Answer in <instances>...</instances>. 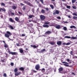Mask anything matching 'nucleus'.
<instances>
[{"instance_id":"nucleus-52","label":"nucleus","mask_w":77,"mask_h":77,"mask_svg":"<svg viewBox=\"0 0 77 77\" xmlns=\"http://www.w3.org/2000/svg\"><path fill=\"white\" fill-rule=\"evenodd\" d=\"M46 9L47 11H49V9L48 8H46Z\"/></svg>"},{"instance_id":"nucleus-9","label":"nucleus","mask_w":77,"mask_h":77,"mask_svg":"<svg viewBox=\"0 0 77 77\" xmlns=\"http://www.w3.org/2000/svg\"><path fill=\"white\" fill-rule=\"evenodd\" d=\"M25 3L26 4L28 5H29V6H33V5H32L29 2H25Z\"/></svg>"},{"instance_id":"nucleus-39","label":"nucleus","mask_w":77,"mask_h":77,"mask_svg":"<svg viewBox=\"0 0 77 77\" xmlns=\"http://www.w3.org/2000/svg\"><path fill=\"white\" fill-rule=\"evenodd\" d=\"M73 15H75V16H77V14L76 13H73L72 14Z\"/></svg>"},{"instance_id":"nucleus-35","label":"nucleus","mask_w":77,"mask_h":77,"mask_svg":"<svg viewBox=\"0 0 77 77\" xmlns=\"http://www.w3.org/2000/svg\"><path fill=\"white\" fill-rule=\"evenodd\" d=\"M66 7L68 9H70L71 7L69 6L66 5Z\"/></svg>"},{"instance_id":"nucleus-12","label":"nucleus","mask_w":77,"mask_h":77,"mask_svg":"<svg viewBox=\"0 0 77 77\" xmlns=\"http://www.w3.org/2000/svg\"><path fill=\"white\" fill-rule=\"evenodd\" d=\"M10 54H11L12 55H15V54H17V53L15 52H11L10 53Z\"/></svg>"},{"instance_id":"nucleus-24","label":"nucleus","mask_w":77,"mask_h":77,"mask_svg":"<svg viewBox=\"0 0 77 77\" xmlns=\"http://www.w3.org/2000/svg\"><path fill=\"white\" fill-rule=\"evenodd\" d=\"M72 18L73 20H77V17L73 16Z\"/></svg>"},{"instance_id":"nucleus-46","label":"nucleus","mask_w":77,"mask_h":77,"mask_svg":"<svg viewBox=\"0 0 77 77\" xmlns=\"http://www.w3.org/2000/svg\"><path fill=\"white\" fill-rule=\"evenodd\" d=\"M11 66H14V63H11Z\"/></svg>"},{"instance_id":"nucleus-28","label":"nucleus","mask_w":77,"mask_h":77,"mask_svg":"<svg viewBox=\"0 0 77 77\" xmlns=\"http://www.w3.org/2000/svg\"><path fill=\"white\" fill-rule=\"evenodd\" d=\"M64 38H67L68 39H70L71 37L69 36H66L64 37Z\"/></svg>"},{"instance_id":"nucleus-6","label":"nucleus","mask_w":77,"mask_h":77,"mask_svg":"<svg viewBox=\"0 0 77 77\" xmlns=\"http://www.w3.org/2000/svg\"><path fill=\"white\" fill-rule=\"evenodd\" d=\"M21 74V72H16L15 73V75L16 76H17V75H20Z\"/></svg>"},{"instance_id":"nucleus-21","label":"nucleus","mask_w":77,"mask_h":77,"mask_svg":"<svg viewBox=\"0 0 77 77\" xmlns=\"http://www.w3.org/2000/svg\"><path fill=\"white\" fill-rule=\"evenodd\" d=\"M4 47L5 48H8V45L6 43L5 44Z\"/></svg>"},{"instance_id":"nucleus-59","label":"nucleus","mask_w":77,"mask_h":77,"mask_svg":"<svg viewBox=\"0 0 77 77\" xmlns=\"http://www.w3.org/2000/svg\"><path fill=\"white\" fill-rule=\"evenodd\" d=\"M53 4L54 6H56V3H53Z\"/></svg>"},{"instance_id":"nucleus-18","label":"nucleus","mask_w":77,"mask_h":77,"mask_svg":"<svg viewBox=\"0 0 77 77\" xmlns=\"http://www.w3.org/2000/svg\"><path fill=\"white\" fill-rule=\"evenodd\" d=\"M19 50L20 51V53H23V50L22 48H20L19 49Z\"/></svg>"},{"instance_id":"nucleus-2","label":"nucleus","mask_w":77,"mask_h":77,"mask_svg":"<svg viewBox=\"0 0 77 77\" xmlns=\"http://www.w3.org/2000/svg\"><path fill=\"white\" fill-rule=\"evenodd\" d=\"M35 68L36 70H39V69L40 68V66H39V65H36L35 66Z\"/></svg>"},{"instance_id":"nucleus-19","label":"nucleus","mask_w":77,"mask_h":77,"mask_svg":"<svg viewBox=\"0 0 77 77\" xmlns=\"http://www.w3.org/2000/svg\"><path fill=\"white\" fill-rule=\"evenodd\" d=\"M50 24V22L47 21V22H45L44 23V24Z\"/></svg>"},{"instance_id":"nucleus-42","label":"nucleus","mask_w":77,"mask_h":77,"mask_svg":"<svg viewBox=\"0 0 77 77\" xmlns=\"http://www.w3.org/2000/svg\"><path fill=\"white\" fill-rule=\"evenodd\" d=\"M57 18L58 19V20H60V17L58 16L57 17Z\"/></svg>"},{"instance_id":"nucleus-4","label":"nucleus","mask_w":77,"mask_h":77,"mask_svg":"<svg viewBox=\"0 0 77 77\" xmlns=\"http://www.w3.org/2000/svg\"><path fill=\"white\" fill-rule=\"evenodd\" d=\"M63 65L64 66H69V65H68L69 64L67 63L64 62H63Z\"/></svg>"},{"instance_id":"nucleus-8","label":"nucleus","mask_w":77,"mask_h":77,"mask_svg":"<svg viewBox=\"0 0 77 77\" xmlns=\"http://www.w3.org/2000/svg\"><path fill=\"white\" fill-rule=\"evenodd\" d=\"M57 44L58 45H62V42L60 41H58L57 42Z\"/></svg>"},{"instance_id":"nucleus-49","label":"nucleus","mask_w":77,"mask_h":77,"mask_svg":"<svg viewBox=\"0 0 77 77\" xmlns=\"http://www.w3.org/2000/svg\"><path fill=\"white\" fill-rule=\"evenodd\" d=\"M25 34H22V36H25Z\"/></svg>"},{"instance_id":"nucleus-32","label":"nucleus","mask_w":77,"mask_h":77,"mask_svg":"<svg viewBox=\"0 0 77 77\" xmlns=\"http://www.w3.org/2000/svg\"><path fill=\"white\" fill-rule=\"evenodd\" d=\"M45 51V49H43L41 51V53H42V52H44V51Z\"/></svg>"},{"instance_id":"nucleus-33","label":"nucleus","mask_w":77,"mask_h":77,"mask_svg":"<svg viewBox=\"0 0 77 77\" xmlns=\"http://www.w3.org/2000/svg\"><path fill=\"white\" fill-rule=\"evenodd\" d=\"M41 12H42V13H43V14H44V13H45V11L44 10L42 9V11H41Z\"/></svg>"},{"instance_id":"nucleus-13","label":"nucleus","mask_w":77,"mask_h":77,"mask_svg":"<svg viewBox=\"0 0 77 77\" xmlns=\"http://www.w3.org/2000/svg\"><path fill=\"white\" fill-rule=\"evenodd\" d=\"M15 20L16 21H19V20H20V18H18L17 17H15Z\"/></svg>"},{"instance_id":"nucleus-15","label":"nucleus","mask_w":77,"mask_h":77,"mask_svg":"<svg viewBox=\"0 0 77 77\" xmlns=\"http://www.w3.org/2000/svg\"><path fill=\"white\" fill-rule=\"evenodd\" d=\"M49 43L51 44V45H54L55 44V42H49Z\"/></svg>"},{"instance_id":"nucleus-64","label":"nucleus","mask_w":77,"mask_h":77,"mask_svg":"<svg viewBox=\"0 0 77 77\" xmlns=\"http://www.w3.org/2000/svg\"><path fill=\"white\" fill-rule=\"evenodd\" d=\"M25 50H28V49L27 48H26L25 49Z\"/></svg>"},{"instance_id":"nucleus-47","label":"nucleus","mask_w":77,"mask_h":77,"mask_svg":"<svg viewBox=\"0 0 77 77\" xmlns=\"http://www.w3.org/2000/svg\"><path fill=\"white\" fill-rule=\"evenodd\" d=\"M16 45L17 46H18V47H20V45L19 44V43H17Z\"/></svg>"},{"instance_id":"nucleus-50","label":"nucleus","mask_w":77,"mask_h":77,"mask_svg":"<svg viewBox=\"0 0 77 77\" xmlns=\"http://www.w3.org/2000/svg\"><path fill=\"white\" fill-rule=\"evenodd\" d=\"M33 72H37V71H35V70H33Z\"/></svg>"},{"instance_id":"nucleus-34","label":"nucleus","mask_w":77,"mask_h":77,"mask_svg":"<svg viewBox=\"0 0 77 77\" xmlns=\"http://www.w3.org/2000/svg\"><path fill=\"white\" fill-rule=\"evenodd\" d=\"M9 27H10V28H11V29H12V30L14 29V28L13 27H12V26H10Z\"/></svg>"},{"instance_id":"nucleus-3","label":"nucleus","mask_w":77,"mask_h":77,"mask_svg":"<svg viewBox=\"0 0 77 77\" xmlns=\"http://www.w3.org/2000/svg\"><path fill=\"white\" fill-rule=\"evenodd\" d=\"M40 18L41 20H44L45 18V17L43 15H41L40 16Z\"/></svg>"},{"instance_id":"nucleus-55","label":"nucleus","mask_w":77,"mask_h":77,"mask_svg":"<svg viewBox=\"0 0 77 77\" xmlns=\"http://www.w3.org/2000/svg\"><path fill=\"white\" fill-rule=\"evenodd\" d=\"M67 62H69V61H70V60L69 59H67Z\"/></svg>"},{"instance_id":"nucleus-37","label":"nucleus","mask_w":77,"mask_h":77,"mask_svg":"<svg viewBox=\"0 0 77 77\" xmlns=\"http://www.w3.org/2000/svg\"><path fill=\"white\" fill-rule=\"evenodd\" d=\"M77 0H72V3H74V2H75Z\"/></svg>"},{"instance_id":"nucleus-1","label":"nucleus","mask_w":77,"mask_h":77,"mask_svg":"<svg viewBox=\"0 0 77 77\" xmlns=\"http://www.w3.org/2000/svg\"><path fill=\"white\" fill-rule=\"evenodd\" d=\"M11 35H12V34L9 31H7V33L5 34V37L6 38H9V36H11Z\"/></svg>"},{"instance_id":"nucleus-26","label":"nucleus","mask_w":77,"mask_h":77,"mask_svg":"<svg viewBox=\"0 0 77 77\" xmlns=\"http://www.w3.org/2000/svg\"><path fill=\"white\" fill-rule=\"evenodd\" d=\"M34 15H30L29 16V18H32V17H34Z\"/></svg>"},{"instance_id":"nucleus-51","label":"nucleus","mask_w":77,"mask_h":77,"mask_svg":"<svg viewBox=\"0 0 77 77\" xmlns=\"http://www.w3.org/2000/svg\"><path fill=\"white\" fill-rule=\"evenodd\" d=\"M66 43H63V45H66Z\"/></svg>"},{"instance_id":"nucleus-45","label":"nucleus","mask_w":77,"mask_h":77,"mask_svg":"<svg viewBox=\"0 0 77 77\" xmlns=\"http://www.w3.org/2000/svg\"><path fill=\"white\" fill-rule=\"evenodd\" d=\"M3 76H4V77H6V74L4 73L3 75Z\"/></svg>"},{"instance_id":"nucleus-10","label":"nucleus","mask_w":77,"mask_h":77,"mask_svg":"<svg viewBox=\"0 0 77 77\" xmlns=\"http://www.w3.org/2000/svg\"><path fill=\"white\" fill-rule=\"evenodd\" d=\"M55 28L56 29H60V25H58L57 26H55Z\"/></svg>"},{"instance_id":"nucleus-57","label":"nucleus","mask_w":77,"mask_h":77,"mask_svg":"<svg viewBox=\"0 0 77 77\" xmlns=\"http://www.w3.org/2000/svg\"><path fill=\"white\" fill-rule=\"evenodd\" d=\"M20 5H23V6H24V5L22 3H21L20 4Z\"/></svg>"},{"instance_id":"nucleus-56","label":"nucleus","mask_w":77,"mask_h":77,"mask_svg":"<svg viewBox=\"0 0 77 77\" xmlns=\"http://www.w3.org/2000/svg\"><path fill=\"white\" fill-rule=\"evenodd\" d=\"M32 12H34V9H32Z\"/></svg>"},{"instance_id":"nucleus-43","label":"nucleus","mask_w":77,"mask_h":77,"mask_svg":"<svg viewBox=\"0 0 77 77\" xmlns=\"http://www.w3.org/2000/svg\"><path fill=\"white\" fill-rule=\"evenodd\" d=\"M1 5L2 6H5V4L4 3H1Z\"/></svg>"},{"instance_id":"nucleus-22","label":"nucleus","mask_w":77,"mask_h":77,"mask_svg":"<svg viewBox=\"0 0 77 77\" xmlns=\"http://www.w3.org/2000/svg\"><path fill=\"white\" fill-rule=\"evenodd\" d=\"M19 69L21 71H24V68H23V67H20L19 68Z\"/></svg>"},{"instance_id":"nucleus-61","label":"nucleus","mask_w":77,"mask_h":77,"mask_svg":"<svg viewBox=\"0 0 77 77\" xmlns=\"http://www.w3.org/2000/svg\"><path fill=\"white\" fill-rule=\"evenodd\" d=\"M72 74H73L74 75H75V73H73V72H72Z\"/></svg>"},{"instance_id":"nucleus-53","label":"nucleus","mask_w":77,"mask_h":77,"mask_svg":"<svg viewBox=\"0 0 77 77\" xmlns=\"http://www.w3.org/2000/svg\"><path fill=\"white\" fill-rule=\"evenodd\" d=\"M11 15H14V13H11Z\"/></svg>"},{"instance_id":"nucleus-27","label":"nucleus","mask_w":77,"mask_h":77,"mask_svg":"<svg viewBox=\"0 0 77 77\" xmlns=\"http://www.w3.org/2000/svg\"><path fill=\"white\" fill-rule=\"evenodd\" d=\"M14 71V72H17L18 71V69L17 68H15Z\"/></svg>"},{"instance_id":"nucleus-20","label":"nucleus","mask_w":77,"mask_h":77,"mask_svg":"<svg viewBox=\"0 0 77 77\" xmlns=\"http://www.w3.org/2000/svg\"><path fill=\"white\" fill-rule=\"evenodd\" d=\"M70 28L71 29H72V28H74V29H76V27L74 26H70Z\"/></svg>"},{"instance_id":"nucleus-62","label":"nucleus","mask_w":77,"mask_h":77,"mask_svg":"<svg viewBox=\"0 0 77 77\" xmlns=\"http://www.w3.org/2000/svg\"><path fill=\"white\" fill-rule=\"evenodd\" d=\"M15 15H18V14H17V13H16Z\"/></svg>"},{"instance_id":"nucleus-31","label":"nucleus","mask_w":77,"mask_h":77,"mask_svg":"<svg viewBox=\"0 0 77 77\" xmlns=\"http://www.w3.org/2000/svg\"><path fill=\"white\" fill-rule=\"evenodd\" d=\"M63 29L64 30H65V31H66V30H67V28H66V27H64L63 28Z\"/></svg>"},{"instance_id":"nucleus-63","label":"nucleus","mask_w":77,"mask_h":77,"mask_svg":"<svg viewBox=\"0 0 77 77\" xmlns=\"http://www.w3.org/2000/svg\"><path fill=\"white\" fill-rule=\"evenodd\" d=\"M1 11H2V8H0V12H1Z\"/></svg>"},{"instance_id":"nucleus-36","label":"nucleus","mask_w":77,"mask_h":77,"mask_svg":"<svg viewBox=\"0 0 77 77\" xmlns=\"http://www.w3.org/2000/svg\"><path fill=\"white\" fill-rule=\"evenodd\" d=\"M71 44V43H67L66 44V45H70Z\"/></svg>"},{"instance_id":"nucleus-23","label":"nucleus","mask_w":77,"mask_h":77,"mask_svg":"<svg viewBox=\"0 0 77 77\" xmlns=\"http://www.w3.org/2000/svg\"><path fill=\"white\" fill-rule=\"evenodd\" d=\"M41 71L42 72H44L45 71V69L43 68L42 69H41Z\"/></svg>"},{"instance_id":"nucleus-48","label":"nucleus","mask_w":77,"mask_h":77,"mask_svg":"<svg viewBox=\"0 0 77 77\" xmlns=\"http://www.w3.org/2000/svg\"><path fill=\"white\" fill-rule=\"evenodd\" d=\"M23 10H25V9H26V7H23Z\"/></svg>"},{"instance_id":"nucleus-44","label":"nucleus","mask_w":77,"mask_h":77,"mask_svg":"<svg viewBox=\"0 0 77 77\" xmlns=\"http://www.w3.org/2000/svg\"><path fill=\"white\" fill-rule=\"evenodd\" d=\"M40 1L41 2V3H42V4H44V2L43 1V0H40Z\"/></svg>"},{"instance_id":"nucleus-40","label":"nucleus","mask_w":77,"mask_h":77,"mask_svg":"<svg viewBox=\"0 0 77 77\" xmlns=\"http://www.w3.org/2000/svg\"><path fill=\"white\" fill-rule=\"evenodd\" d=\"M2 10L4 11V12H5L6 11V10L4 8H2Z\"/></svg>"},{"instance_id":"nucleus-60","label":"nucleus","mask_w":77,"mask_h":77,"mask_svg":"<svg viewBox=\"0 0 77 77\" xmlns=\"http://www.w3.org/2000/svg\"><path fill=\"white\" fill-rule=\"evenodd\" d=\"M68 18H71V16H68Z\"/></svg>"},{"instance_id":"nucleus-17","label":"nucleus","mask_w":77,"mask_h":77,"mask_svg":"<svg viewBox=\"0 0 77 77\" xmlns=\"http://www.w3.org/2000/svg\"><path fill=\"white\" fill-rule=\"evenodd\" d=\"M12 7L14 9H17V5H15L12 6Z\"/></svg>"},{"instance_id":"nucleus-38","label":"nucleus","mask_w":77,"mask_h":77,"mask_svg":"<svg viewBox=\"0 0 77 77\" xmlns=\"http://www.w3.org/2000/svg\"><path fill=\"white\" fill-rule=\"evenodd\" d=\"M72 8H73V9H77V7L75 6H72Z\"/></svg>"},{"instance_id":"nucleus-5","label":"nucleus","mask_w":77,"mask_h":77,"mask_svg":"<svg viewBox=\"0 0 77 77\" xmlns=\"http://www.w3.org/2000/svg\"><path fill=\"white\" fill-rule=\"evenodd\" d=\"M51 32L50 31H48L45 33V35H49V34H51Z\"/></svg>"},{"instance_id":"nucleus-30","label":"nucleus","mask_w":77,"mask_h":77,"mask_svg":"<svg viewBox=\"0 0 77 77\" xmlns=\"http://www.w3.org/2000/svg\"><path fill=\"white\" fill-rule=\"evenodd\" d=\"M50 6L52 9H54V7L53 5H50Z\"/></svg>"},{"instance_id":"nucleus-11","label":"nucleus","mask_w":77,"mask_h":77,"mask_svg":"<svg viewBox=\"0 0 77 77\" xmlns=\"http://www.w3.org/2000/svg\"><path fill=\"white\" fill-rule=\"evenodd\" d=\"M31 47H33V48H37V47H38V46L37 45L36 46H35V45H31Z\"/></svg>"},{"instance_id":"nucleus-25","label":"nucleus","mask_w":77,"mask_h":77,"mask_svg":"<svg viewBox=\"0 0 77 77\" xmlns=\"http://www.w3.org/2000/svg\"><path fill=\"white\" fill-rule=\"evenodd\" d=\"M9 20L10 21H11V22H12L13 23L14 22V20H13V19H12V18H10Z\"/></svg>"},{"instance_id":"nucleus-16","label":"nucleus","mask_w":77,"mask_h":77,"mask_svg":"<svg viewBox=\"0 0 77 77\" xmlns=\"http://www.w3.org/2000/svg\"><path fill=\"white\" fill-rule=\"evenodd\" d=\"M59 71V72H60V71H62L63 70V68L62 67H60V68L59 69H58Z\"/></svg>"},{"instance_id":"nucleus-58","label":"nucleus","mask_w":77,"mask_h":77,"mask_svg":"<svg viewBox=\"0 0 77 77\" xmlns=\"http://www.w3.org/2000/svg\"><path fill=\"white\" fill-rule=\"evenodd\" d=\"M66 0H62V2H65V1Z\"/></svg>"},{"instance_id":"nucleus-41","label":"nucleus","mask_w":77,"mask_h":77,"mask_svg":"<svg viewBox=\"0 0 77 77\" xmlns=\"http://www.w3.org/2000/svg\"><path fill=\"white\" fill-rule=\"evenodd\" d=\"M72 52H73L72 51H70V54H71V55H73V54H72Z\"/></svg>"},{"instance_id":"nucleus-7","label":"nucleus","mask_w":77,"mask_h":77,"mask_svg":"<svg viewBox=\"0 0 77 77\" xmlns=\"http://www.w3.org/2000/svg\"><path fill=\"white\" fill-rule=\"evenodd\" d=\"M59 14V11L58 10H56L55 12L53 13V14L54 15H55V14Z\"/></svg>"},{"instance_id":"nucleus-29","label":"nucleus","mask_w":77,"mask_h":77,"mask_svg":"<svg viewBox=\"0 0 77 77\" xmlns=\"http://www.w3.org/2000/svg\"><path fill=\"white\" fill-rule=\"evenodd\" d=\"M71 39H76L77 37H71Z\"/></svg>"},{"instance_id":"nucleus-54","label":"nucleus","mask_w":77,"mask_h":77,"mask_svg":"<svg viewBox=\"0 0 77 77\" xmlns=\"http://www.w3.org/2000/svg\"><path fill=\"white\" fill-rule=\"evenodd\" d=\"M18 13H19V14H22V13H21L20 11H18Z\"/></svg>"},{"instance_id":"nucleus-14","label":"nucleus","mask_w":77,"mask_h":77,"mask_svg":"<svg viewBox=\"0 0 77 77\" xmlns=\"http://www.w3.org/2000/svg\"><path fill=\"white\" fill-rule=\"evenodd\" d=\"M43 27H46L47 28H48V27H49V26L47 25H43Z\"/></svg>"}]
</instances>
